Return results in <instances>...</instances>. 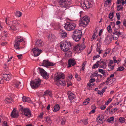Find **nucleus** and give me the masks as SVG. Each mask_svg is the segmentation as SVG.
I'll return each mask as SVG.
<instances>
[{
    "instance_id": "f3484780",
    "label": "nucleus",
    "mask_w": 126,
    "mask_h": 126,
    "mask_svg": "<svg viewBox=\"0 0 126 126\" xmlns=\"http://www.w3.org/2000/svg\"><path fill=\"white\" fill-rule=\"evenodd\" d=\"M68 95L69 99L70 100H72L75 97V94L71 92L70 91L68 92Z\"/></svg>"
},
{
    "instance_id": "2eb2a0df",
    "label": "nucleus",
    "mask_w": 126,
    "mask_h": 126,
    "mask_svg": "<svg viewBox=\"0 0 126 126\" xmlns=\"http://www.w3.org/2000/svg\"><path fill=\"white\" fill-rule=\"evenodd\" d=\"M11 75L10 74H3L2 75L3 78L6 81H9L11 78Z\"/></svg>"
},
{
    "instance_id": "72a5a7b5",
    "label": "nucleus",
    "mask_w": 126,
    "mask_h": 126,
    "mask_svg": "<svg viewBox=\"0 0 126 126\" xmlns=\"http://www.w3.org/2000/svg\"><path fill=\"white\" fill-rule=\"evenodd\" d=\"M114 117H110V119H108L107 121L108 122L112 123L114 120Z\"/></svg>"
},
{
    "instance_id": "09e8293b",
    "label": "nucleus",
    "mask_w": 126,
    "mask_h": 126,
    "mask_svg": "<svg viewBox=\"0 0 126 126\" xmlns=\"http://www.w3.org/2000/svg\"><path fill=\"white\" fill-rule=\"evenodd\" d=\"M83 123L84 124V125H87L88 124V122L87 121V120L86 119H85L84 120H82Z\"/></svg>"
},
{
    "instance_id": "1a4fd4ad",
    "label": "nucleus",
    "mask_w": 126,
    "mask_h": 126,
    "mask_svg": "<svg viewBox=\"0 0 126 126\" xmlns=\"http://www.w3.org/2000/svg\"><path fill=\"white\" fill-rule=\"evenodd\" d=\"M38 69L39 70L40 74L44 78L47 79L48 78L47 73L44 69L40 67H39Z\"/></svg>"
},
{
    "instance_id": "0eeeda50",
    "label": "nucleus",
    "mask_w": 126,
    "mask_h": 126,
    "mask_svg": "<svg viewBox=\"0 0 126 126\" xmlns=\"http://www.w3.org/2000/svg\"><path fill=\"white\" fill-rule=\"evenodd\" d=\"M20 110L22 112V113L26 116L28 117L31 116V113L29 109L28 108H23L22 107L20 108Z\"/></svg>"
},
{
    "instance_id": "79ce46f5",
    "label": "nucleus",
    "mask_w": 126,
    "mask_h": 126,
    "mask_svg": "<svg viewBox=\"0 0 126 126\" xmlns=\"http://www.w3.org/2000/svg\"><path fill=\"white\" fill-rule=\"evenodd\" d=\"M112 101V99L111 98H109L107 101V102L106 103H105V105H108V104Z\"/></svg>"
},
{
    "instance_id": "69168bd1",
    "label": "nucleus",
    "mask_w": 126,
    "mask_h": 126,
    "mask_svg": "<svg viewBox=\"0 0 126 126\" xmlns=\"http://www.w3.org/2000/svg\"><path fill=\"white\" fill-rule=\"evenodd\" d=\"M92 75H94V76H95L97 75V71H95L94 72V73L92 74Z\"/></svg>"
},
{
    "instance_id": "c9c22d12",
    "label": "nucleus",
    "mask_w": 126,
    "mask_h": 126,
    "mask_svg": "<svg viewBox=\"0 0 126 126\" xmlns=\"http://www.w3.org/2000/svg\"><path fill=\"white\" fill-rule=\"evenodd\" d=\"M125 119L123 117H120L119 119V121L122 123L124 122L125 121Z\"/></svg>"
},
{
    "instance_id": "4d7b16f0",
    "label": "nucleus",
    "mask_w": 126,
    "mask_h": 126,
    "mask_svg": "<svg viewBox=\"0 0 126 126\" xmlns=\"http://www.w3.org/2000/svg\"><path fill=\"white\" fill-rule=\"evenodd\" d=\"M34 4L32 2L30 3L29 4V6H30L31 7L33 6H34Z\"/></svg>"
},
{
    "instance_id": "f03ea898",
    "label": "nucleus",
    "mask_w": 126,
    "mask_h": 126,
    "mask_svg": "<svg viewBox=\"0 0 126 126\" xmlns=\"http://www.w3.org/2000/svg\"><path fill=\"white\" fill-rule=\"evenodd\" d=\"M82 34V33L81 31L77 30L73 32L72 38L75 41L77 42L79 40Z\"/></svg>"
},
{
    "instance_id": "f8f14e48",
    "label": "nucleus",
    "mask_w": 126,
    "mask_h": 126,
    "mask_svg": "<svg viewBox=\"0 0 126 126\" xmlns=\"http://www.w3.org/2000/svg\"><path fill=\"white\" fill-rule=\"evenodd\" d=\"M90 20L87 16H85L82 18V19L80 20L81 23L85 25H87L89 22Z\"/></svg>"
},
{
    "instance_id": "603ef678",
    "label": "nucleus",
    "mask_w": 126,
    "mask_h": 126,
    "mask_svg": "<svg viewBox=\"0 0 126 126\" xmlns=\"http://www.w3.org/2000/svg\"><path fill=\"white\" fill-rule=\"evenodd\" d=\"M98 67L97 65H96V64H94L92 67V69H94Z\"/></svg>"
},
{
    "instance_id": "5fc2aeb1",
    "label": "nucleus",
    "mask_w": 126,
    "mask_h": 126,
    "mask_svg": "<svg viewBox=\"0 0 126 126\" xmlns=\"http://www.w3.org/2000/svg\"><path fill=\"white\" fill-rule=\"evenodd\" d=\"M101 59H100V61L101 62L100 63V64H101V63H102L103 64V63H106V62L105 61V60H103L102 61H101Z\"/></svg>"
},
{
    "instance_id": "9d476101",
    "label": "nucleus",
    "mask_w": 126,
    "mask_h": 126,
    "mask_svg": "<svg viewBox=\"0 0 126 126\" xmlns=\"http://www.w3.org/2000/svg\"><path fill=\"white\" fill-rule=\"evenodd\" d=\"M91 5V3L87 0L81 3V6L84 9H86L90 7Z\"/></svg>"
},
{
    "instance_id": "a19ab883",
    "label": "nucleus",
    "mask_w": 126,
    "mask_h": 126,
    "mask_svg": "<svg viewBox=\"0 0 126 126\" xmlns=\"http://www.w3.org/2000/svg\"><path fill=\"white\" fill-rule=\"evenodd\" d=\"M100 68H103L104 69L106 68L107 67L106 63H103L102 65H100Z\"/></svg>"
},
{
    "instance_id": "9b49d317",
    "label": "nucleus",
    "mask_w": 126,
    "mask_h": 126,
    "mask_svg": "<svg viewBox=\"0 0 126 126\" xmlns=\"http://www.w3.org/2000/svg\"><path fill=\"white\" fill-rule=\"evenodd\" d=\"M60 47L62 50L64 52H66L68 50L69 47L63 42L61 43Z\"/></svg>"
},
{
    "instance_id": "37998d69",
    "label": "nucleus",
    "mask_w": 126,
    "mask_h": 126,
    "mask_svg": "<svg viewBox=\"0 0 126 126\" xmlns=\"http://www.w3.org/2000/svg\"><path fill=\"white\" fill-rule=\"evenodd\" d=\"M120 13H117L116 14V15L117 18V19L118 20H120Z\"/></svg>"
},
{
    "instance_id": "338daca9",
    "label": "nucleus",
    "mask_w": 126,
    "mask_h": 126,
    "mask_svg": "<svg viewBox=\"0 0 126 126\" xmlns=\"http://www.w3.org/2000/svg\"><path fill=\"white\" fill-rule=\"evenodd\" d=\"M50 120L49 118V117H48V116L46 117L45 118V121L47 122L48 121H49Z\"/></svg>"
},
{
    "instance_id": "e433bc0d",
    "label": "nucleus",
    "mask_w": 126,
    "mask_h": 126,
    "mask_svg": "<svg viewBox=\"0 0 126 126\" xmlns=\"http://www.w3.org/2000/svg\"><path fill=\"white\" fill-rule=\"evenodd\" d=\"M65 44L68 46V47H71V43L70 42H63Z\"/></svg>"
},
{
    "instance_id": "c756f323",
    "label": "nucleus",
    "mask_w": 126,
    "mask_h": 126,
    "mask_svg": "<svg viewBox=\"0 0 126 126\" xmlns=\"http://www.w3.org/2000/svg\"><path fill=\"white\" fill-rule=\"evenodd\" d=\"M104 119V117L102 115L101 116L99 115L97 118L96 120L98 121L99 120L102 121Z\"/></svg>"
},
{
    "instance_id": "ddd939ff",
    "label": "nucleus",
    "mask_w": 126,
    "mask_h": 126,
    "mask_svg": "<svg viewBox=\"0 0 126 126\" xmlns=\"http://www.w3.org/2000/svg\"><path fill=\"white\" fill-rule=\"evenodd\" d=\"M34 56H38L42 51L41 49H39L38 48H34L32 49Z\"/></svg>"
},
{
    "instance_id": "7c9ffc66",
    "label": "nucleus",
    "mask_w": 126,
    "mask_h": 126,
    "mask_svg": "<svg viewBox=\"0 0 126 126\" xmlns=\"http://www.w3.org/2000/svg\"><path fill=\"white\" fill-rule=\"evenodd\" d=\"M62 32L61 33V37L63 38L67 36V33L63 31H62Z\"/></svg>"
},
{
    "instance_id": "cd10ccee",
    "label": "nucleus",
    "mask_w": 126,
    "mask_h": 126,
    "mask_svg": "<svg viewBox=\"0 0 126 126\" xmlns=\"http://www.w3.org/2000/svg\"><path fill=\"white\" fill-rule=\"evenodd\" d=\"M48 39L51 41H53L54 40V38L55 37V36L54 35L52 34H49L48 36Z\"/></svg>"
},
{
    "instance_id": "774afa93",
    "label": "nucleus",
    "mask_w": 126,
    "mask_h": 126,
    "mask_svg": "<svg viewBox=\"0 0 126 126\" xmlns=\"http://www.w3.org/2000/svg\"><path fill=\"white\" fill-rule=\"evenodd\" d=\"M95 110L94 109H93L89 113V114H91L92 113H94L95 112Z\"/></svg>"
},
{
    "instance_id": "a18cd8bd",
    "label": "nucleus",
    "mask_w": 126,
    "mask_h": 126,
    "mask_svg": "<svg viewBox=\"0 0 126 126\" xmlns=\"http://www.w3.org/2000/svg\"><path fill=\"white\" fill-rule=\"evenodd\" d=\"M95 79H91L89 80V83L90 84L91 83H92L94 82L95 81Z\"/></svg>"
},
{
    "instance_id": "2f4dec72",
    "label": "nucleus",
    "mask_w": 126,
    "mask_h": 126,
    "mask_svg": "<svg viewBox=\"0 0 126 126\" xmlns=\"http://www.w3.org/2000/svg\"><path fill=\"white\" fill-rule=\"evenodd\" d=\"M123 8V7L121 5H118L117 7V10L118 11H122Z\"/></svg>"
},
{
    "instance_id": "b1692460",
    "label": "nucleus",
    "mask_w": 126,
    "mask_h": 126,
    "mask_svg": "<svg viewBox=\"0 0 126 126\" xmlns=\"http://www.w3.org/2000/svg\"><path fill=\"white\" fill-rule=\"evenodd\" d=\"M98 72L102 74L104 77L107 76L108 74L107 72H106L103 69H99L98 70Z\"/></svg>"
},
{
    "instance_id": "6ab92c4d",
    "label": "nucleus",
    "mask_w": 126,
    "mask_h": 126,
    "mask_svg": "<svg viewBox=\"0 0 126 126\" xmlns=\"http://www.w3.org/2000/svg\"><path fill=\"white\" fill-rule=\"evenodd\" d=\"M35 45L37 47H41L43 46V42L41 40H38L36 41Z\"/></svg>"
},
{
    "instance_id": "ea45409f",
    "label": "nucleus",
    "mask_w": 126,
    "mask_h": 126,
    "mask_svg": "<svg viewBox=\"0 0 126 126\" xmlns=\"http://www.w3.org/2000/svg\"><path fill=\"white\" fill-rule=\"evenodd\" d=\"M66 120L64 117L62 119L61 121V124L62 125H63L64 124L65 122L66 121Z\"/></svg>"
},
{
    "instance_id": "c85d7f7f",
    "label": "nucleus",
    "mask_w": 126,
    "mask_h": 126,
    "mask_svg": "<svg viewBox=\"0 0 126 126\" xmlns=\"http://www.w3.org/2000/svg\"><path fill=\"white\" fill-rule=\"evenodd\" d=\"M118 29H115L114 30V32L112 33L114 35H121V33L119 31H117L118 30Z\"/></svg>"
},
{
    "instance_id": "3c124183",
    "label": "nucleus",
    "mask_w": 126,
    "mask_h": 126,
    "mask_svg": "<svg viewBox=\"0 0 126 126\" xmlns=\"http://www.w3.org/2000/svg\"><path fill=\"white\" fill-rule=\"evenodd\" d=\"M17 57H18V58L19 59H22V55L21 54L18 55L17 56Z\"/></svg>"
},
{
    "instance_id": "8fccbe9b",
    "label": "nucleus",
    "mask_w": 126,
    "mask_h": 126,
    "mask_svg": "<svg viewBox=\"0 0 126 126\" xmlns=\"http://www.w3.org/2000/svg\"><path fill=\"white\" fill-rule=\"evenodd\" d=\"M106 107V106L105 105H102V106L100 107V109L102 110H104Z\"/></svg>"
},
{
    "instance_id": "5701e85b",
    "label": "nucleus",
    "mask_w": 126,
    "mask_h": 126,
    "mask_svg": "<svg viewBox=\"0 0 126 126\" xmlns=\"http://www.w3.org/2000/svg\"><path fill=\"white\" fill-rule=\"evenodd\" d=\"M47 95H48L51 97H52V94L51 92L48 90L44 92L43 96H47Z\"/></svg>"
},
{
    "instance_id": "052dcab7",
    "label": "nucleus",
    "mask_w": 126,
    "mask_h": 126,
    "mask_svg": "<svg viewBox=\"0 0 126 126\" xmlns=\"http://www.w3.org/2000/svg\"><path fill=\"white\" fill-rule=\"evenodd\" d=\"M3 32H4V33L5 34L4 35L6 37L7 36V35L8 32H7V31H3Z\"/></svg>"
},
{
    "instance_id": "20e7f679",
    "label": "nucleus",
    "mask_w": 126,
    "mask_h": 126,
    "mask_svg": "<svg viewBox=\"0 0 126 126\" xmlns=\"http://www.w3.org/2000/svg\"><path fill=\"white\" fill-rule=\"evenodd\" d=\"M41 80L40 79H35L34 80H31L30 84L31 87L35 89L40 85Z\"/></svg>"
},
{
    "instance_id": "6e6552de",
    "label": "nucleus",
    "mask_w": 126,
    "mask_h": 126,
    "mask_svg": "<svg viewBox=\"0 0 126 126\" xmlns=\"http://www.w3.org/2000/svg\"><path fill=\"white\" fill-rule=\"evenodd\" d=\"M54 65V64L52 62H50L48 60H44L43 61L41 65L43 66L46 67H47L49 66H52Z\"/></svg>"
},
{
    "instance_id": "39448f33",
    "label": "nucleus",
    "mask_w": 126,
    "mask_h": 126,
    "mask_svg": "<svg viewBox=\"0 0 126 126\" xmlns=\"http://www.w3.org/2000/svg\"><path fill=\"white\" fill-rule=\"evenodd\" d=\"M64 28L68 31H71L74 29L76 26V24L73 23L67 22L65 24Z\"/></svg>"
},
{
    "instance_id": "de8ad7c7",
    "label": "nucleus",
    "mask_w": 126,
    "mask_h": 126,
    "mask_svg": "<svg viewBox=\"0 0 126 126\" xmlns=\"http://www.w3.org/2000/svg\"><path fill=\"white\" fill-rule=\"evenodd\" d=\"M119 35H113V39L114 40L117 39L118 38Z\"/></svg>"
},
{
    "instance_id": "680f3d73",
    "label": "nucleus",
    "mask_w": 126,
    "mask_h": 126,
    "mask_svg": "<svg viewBox=\"0 0 126 126\" xmlns=\"http://www.w3.org/2000/svg\"><path fill=\"white\" fill-rule=\"evenodd\" d=\"M91 108L92 109L95 110L96 109V107L94 105H93L91 106Z\"/></svg>"
},
{
    "instance_id": "dca6fc26",
    "label": "nucleus",
    "mask_w": 126,
    "mask_h": 126,
    "mask_svg": "<svg viewBox=\"0 0 126 126\" xmlns=\"http://www.w3.org/2000/svg\"><path fill=\"white\" fill-rule=\"evenodd\" d=\"M18 113L16 112V110L15 108H14L11 112V116L14 118H16L18 117Z\"/></svg>"
},
{
    "instance_id": "412c9836",
    "label": "nucleus",
    "mask_w": 126,
    "mask_h": 126,
    "mask_svg": "<svg viewBox=\"0 0 126 126\" xmlns=\"http://www.w3.org/2000/svg\"><path fill=\"white\" fill-rule=\"evenodd\" d=\"M7 28L8 30L14 31L17 29L15 25H14L13 24H12L11 26L8 25L7 27Z\"/></svg>"
},
{
    "instance_id": "f704fd0d",
    "label": "nucleus",
    "mask_w": 126,
    "mask_h": 126,
    "mask_svg": "<svg viewBox=\"0 0 126 126\" xmlns=\"http://www.w3.org/2000/svg\"><path fill=\"white\" fill-rule=\"evenodd\" d=\"M22 15V13L19 11H17L15 13L16 16H18L20 17Z\"/></svg>"
},
{
    "instance_id": "393cba45",
    "label": "nucleus",
    "mask_w": 126,
    "mask_h": 126,
    "mask_svg": "<svg viewBox=\"0 0 126 126\" xmlns=\"http://www.w3.org/2000/svg\"><path fill=\"white\" fill-rule=\"evenodd\" d=\"M5 103H11L13 100L12 98L11 97H9L6 98L5 100Z\"/></svg>"
},
{
    "instance_id": "a211bd4d",
    "label": "nucleus",
    "mask_w": 126,
    "mask_h": 126,
    "mask_svg": "<svg viewBox=\"0 0 126 126\" xmlns=\"http://www.w3.org/2000/svg\"><path fill=\"white\" fill-rule=\"evenodd\" d=\"M13 85H14V86L16 88H22L23 86L21 87L19 86V85L20 84L21 82H20L17 81L16 80H15L13 81Z\"/></svg>"
},
{
    "instance_id": "4468645a",
    "label": "nucleus",
    "mask_w": 126,
    "mask_h": 126,
    "mask_svg": "<svg viewBox=\"0 0 126 126\" xmlns=\"http://www.w3.org/2000/svg\"><path fill=\"white\" fill-rule=\"evenodd\" d=\"M76 62L75 60L71 59H69L68 60V66L67 67L69 68L75 65Z\"/></svg>"
},
{
    "instance_id": "473e14b6",
    "label": "nucleus",
    "mask_w": 126,
    "mask_h": 126,
    "mask_svg": "<svg viewBox=\"0 0 126 126\" xmlns=\"http://www.w3.org/2000/svg\"><path fill=\"white\" fill-rule=\"evenodd\" d=\"M90 99L89 98L85 99L83 102V104L84 105H86L89 102Z\"/></svg>"
},
{
    "instance_id": "e2e57ef3",
    "label": "nucleus",
    "mask_w": 126,
    "mask_h": 126,
    "mask_svg": "<svg viewBox=\"0 0 126 126\" xmlns=\"http://www.w3.org/2000/svg\"><path fill=\"white\" fill-rule=\"evenodd\" d=\"M100 46H98L97 44V47L96 48V50L97 51H99L100 50Z\"/></svg>"
},
{
    "instance_id": "49530a36",
    "label": "nucleus",
    "mask_w": 126,
    "mask_h": 126,
    "mask_svg": "<svg viewBox=\"0 0 126 126\" xmlns=\"http://www.w3.org/2000/svg\"><path fill=\"white\" fill-rule=\"evenodd\" d=\"M107 30L109 32H110V31L111 32L112 29L110 25H109L108 27Z\"/></svg>"
},
{
    "instance_id": "aec40b11",
    "label": "nucleus",
    "mask_w": 126,
    "mask_h": 126,
    "mask_svg": "<svg viewBox=\"0 0 126 126\" xmlns=\"http://www.w3.org/2000/svg\"><path fill=\"white\" fill-rule=\"evenodd\" d=\"M112 39L111 37L109 36L108 35L106 37L105 42L106 44H109L111 42Z\"/></svg>"
},
{
    "instance_id": "13d9d810",
    "label": "nucleus",
    "mask_w": 126,
    "mask_h": 126,
    "mask_svg": "<svg viewBox=\"0 0 126 126\" xmlns=\"http://www.w3.org/2000/svg\"><path fill=\"white\" fill-rule=\"evenodd\" d=\"M116 57H115L114 56L113 58V61H114V63H116L117 62V60L116 59Z\"/></svg>"
},
{
    "instance_id": "f257e3e1",
    "label": "nucleus",
    "mask_w": 126,
    "mask_h": 126,
    "mask_svg": "<svg viewBox=\"0 0 126 126\" xmlns=\"http://www.w3.org/2000/svg\"><path fill=\"white\" fill-rule=\"evenodd\" d=\"M64 78V75L63 73L57 72L56 74L54 75L55 80L57 81L56 84L58 86L61 85L62 86H64L65 85V82L62 80H60L61 79H63Z\"/></svg>"
},
{
    "instance_id": "6e6d98bb",
    "label": "nucleus",
    "mask_w": 126,
    "mask_h": 126,
    "mask_svg": "<svg viewBox=\"0 0 126 126\" xmlns=\"http://www.w3.org/2000/svg\"><path fill=\"white\" fill-rule=\"evenodd\" d=\"M88 84V86L89 87H92L93 86H94L93 85L94 84H91V83L89 84V83H88L87 84Z\"/></svg>"
},
{
    "instance_id": "7ed1b4c3",
    "label": "nucleus",
    "mask_w": 126,
    "mask_h": 126,
    "mask_svg": "<svg viewBox=\"0 0 126 126\" xmlns=\"http://www.w3.org/2000/svg\"><path fill=\"white\" fill-rule=\"evenodd\" d=\"M59 3L61 7L65 8L66 10L70 7L71 4V0H60L59 1Z\"/></svg>"
},
{
    "instance_id": "4be33fe9",
    "label": "nucleus",
    "mask_w": 126,
    "mask_h": 126,
    "mask_svg": "<svg viewBox=\"0 0 126 126\" xmlns=\"http://www.w3.org/2000/svg\"><path fill=\"white\" fill-rule=\"evenodd\" d=\"M22 100L24 102H30L31 100L30 98L28 97L24 96L22 98Z\"/></svg>"
},
{
    "instance_id": "58836bf2",
    "label": "nucleus",
    "mask_w": 126,
    "mask_h": 126,
    "mask_svg": "<svg viewBox=\"0 0 126 126\" xmlns=\"http://www.w3.org/2000/svg\"><path fill=\"white\" fill-rule=\"evenodd\" d=\"M79 44H78L76 46L73 48V50L75 51L77 50L78 49H79Z\"/></svg>"
},
{
    "instance_id": "c03bdc74",
    "label": "nucleus",
    "mask_w": 126,
    "mask_h": 126,
    "mask_svg": "<svg viewBox=\"0 0 126 126\" xmlns=\"http://www.w3.org/2000/svg\"><path fill=\"white\" fill-rule=\"evenodd\" d=\"M113 17V13H110L109 15V18L110 19H112Z\"/></svg>"
},
{
    "instance_id": "423d86ee",
    "label": "nucleus",
    "mask_w": 126,
    "mask_h": 126,
    "mask_svg": "<svg viewBox=\"0 0 126 126\" xmlns=\"http://www.w3.org/2000/svg\"><path fill=\"white\" fill-rule=\"evenodd\" d=\"M23 41H24V40L21 39V38L20 36H18L16 38L14 45V47L16 49H20L19 46L20 43L22 42Z\"/></svg>"
},
{
    "instance_id": "bb28decb",
    "label": "nucleus",
    "mask_w": 126,
    "mask_h": 126,
    "mask_svg": "<svg viewBox=\"0 0 126 126\" xmlns=\"http://www.w3.org/2000/svg\"><path fill=\"white\" fill-rule=\"evenodd\" d=\"M86 47V46L84 43L81 44L80 45H79V50H84Z\"/></svg>"
},
{
    "instance_id": "bf43d9fd",
    "label": "nucleus",
    "mask_w": 126,
    "mask_h": 126,
    "mask_svg": "<svg viewBox=\"0 0 126 126\" xmlns=\"http://www.w3.org/2000/svg\"><path fill=\"white\" fill-rule=\"evenodd\" d=\"M114 65H112L109 67L110 69L111 70H112L114 68Z\"/></svg>"
},
{
    "instance_id": "864d4df0",
    "label": "nucleus",
    "mask_w": 126,
    "mask_h": 126,
    "mask_svg": "<svg viewBox=\"0 0 126 126\" xmlns=\"http://www.w3.org/2000/svg\"><path fill=\"white\" fill-rule=\"evenodd\" d=\"M111 79L109 77H108L106 81V82L107 83V85H108L109 83V81Z\"/></svg>"
},
{
    "instance_id": "a878e982",
    "label": "nucleus",
    "mask_w": 126,
    "mask_h": 126,
    "mask_svg": "<svg viewBox=\"0 0 126 126\" xmlns=\"http://www.w3.org/2000/svg\"><path fill=\"white\" fill-rule=\"evenodd\" d=\"M54 109L53 110V111L56 112L59 110L60 109V107L59 105L56 104L54 107Z\"/></svg>"
},
{
    "instance_id": "4c0bfd02",
    "label": "nucleus",
    "mask_w": 126,
    "mask_h": 126,
    "mask_svg": "<svg viewBox=\"0 0 126 126\" xmlns=\"http://www.w3.org/2000/svg\"><path fill=\"white\" fill-rule=\"evenodd\" d=\"M124 68L123 66H120L117 69V71H122L124 70Z\"/></svg>"
},
{
    "instance_id": "0e129e2a",
    "label": "nucleus",
    "mask_w": 126,
    "mask_h": 126,
    "mask_svg": "<svg viewBox=\"0 0 126 126\" xmlns=\"http://www.w3.org/2000/svg\"><path fill=\"white\" fill-rule=\"evenodd\" d=\"M43 113H42L40 114V115L39 116V117L40 118H43Z\"/></svg>"
}]
</instances>
